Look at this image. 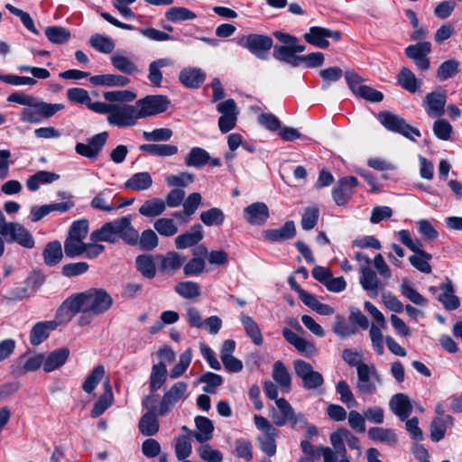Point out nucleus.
Returning a JSON list of instances; mask_svg holds the SVG:
<instances>
[{"label":"nucleus","instance_id":"nucleus-42","mask_svg":"<svg viewBox=\"0 0 462 462\" xmlns=\"http://www.w3.org/2000/svg\"><path fill=\"white\" fill-rule=\"evenodd\" d=\"M166 209L164 200L153 198L143 202L139 208V213L146 217H155L162 215Z\"/></svg>","mask_w":462,"mask_h":462},{"label":"nucleus","instance_id":"nucleus-55","mask_svg":"<svg viewBox=\"0 0 462 462\" xmlns=\"http://www.w3.org/2000/svg\"><path fill=\"white\" fill-rule=\"evenodd\" d=\"M460 63L457 60L450 59L442 62L437 69V78L440 81L455 77L459 72Z\"/></svg>","mask_w":462,"mask_h":462},{"label":"nucleus","instance_id":"nucleus-49","mask_svg":"<svg viewBox=\"0 0 462 462\" xmlns=\"http://www.w3.org/2000/svg\"><path fill=\"white\" fill-rule=\"evenodd\" d=\"M164 17L171 23H180L194 20L197 18V14L186 7L173 6L165 12Z\"/></svg>","mask_w":462,"mask_h":462},{"label":"nucleus","instance_id":"nucleus-22","mask_svg":"<svg viewBox=\"0 0 462 462\" xmlns=\"http://www.w3.org/2000/svg\"><path fill=\"white\" fill-rule=\"evenodd\" d=\"M78 313H80V309L74 294L67 298L59 307L56 311L54 321L58 323V326L60 324L68 323Z\"/></svg>","mask_w":462,"mask_h":462},{"label":"nucleus","instance_id":"nucleus-1","mask_svg":"<svg viewBox=\"0 0 462 462\" xmlns=\"http://www.w3.org/2000/svg\"><path fill=\"white\" fill-rule=\"evenodd\" d=\"M104 98L107 102H114L111 113L107 116V122L111 125L120 128L134 126L141 119L137 105L127 104L136 98L134 92L130 90L107 91L104 93Z\"/></svg>","mask_w":462,"mask_h":462},{"label":"nucleus","instance_id":"nucleus-63","mask_svg":"<svg viewBox=\"0 0 462 462\" xmlns=\"http://www.w3.org/2000/svg\"><path fill=\"white\" fill-rule=\"evenodd\" d=\"M199 382L206 383L203 387L204 393L214 394L217 393V387L223 383V378L219 374L207 372L200 376Z\"/></svg>","mask_w":462,"mask_h":462},{"label":"nucleus","instance_id":"nucleus-52","mask_svg":"<svg viewBox=\"0 0 462 462\" xmlns=\"http://www.w3.org/2000/svg\"><path fill=\"white\" fill-rule=\"evenodd\" d=\"M413 252L416 253V254L409 257L411 264L423 273H430L431 272V266L429 261L432 258L431 254L420 250L419 247L417 251Z\"/></svg>","mask_w":462,"mask_h":462},{"label":"nucleus","instance_id":"nucleus-31","mask_svg":"<svg viewBox=\"0 0 462 462\" xmlns=\"http://www.w3.org/2000/svg\"><path fill=\"white\" fill-rule=\"evenodd\" d=\"M210 160L208 151L201 147H192L184 158V163L188 167L201 169L206 166Z\"/></svg>","mask_w":462,"mask_h":462},{"label":"nucleus","instance_id":"nucleus-62","mask_svg":"<svg viewBox=\"0 0 462 462\" xmlns=\"http://www.w3.org/2000/svg\"><path fill=\"white\" fill-rule=\"evenodd\" d=\"M105 375V368L103 365L96 366L87 376L82 384V389L88 393H91L97 385L100 383Z\"/></svg>","mask_w":462,"mask_h":462},{"label":"nucleus","instance_id":"nucleus-9","mask_svg":"<svg viewBox=\"0 0 462 462\" xmlns=\"http://www.w3.org/2000/svg\"><path fill=\"white\" fill-rule=\"evenodd\" d=\"M377 118L380 123L391 132L402 134L411 140H413L412 135L417 137L420 136V132L418 128L408 125L403 118L395 114L383 111L378 114Z\"/></svg>","mask_w":462,"mask_h":462},{"label":"nucleus","instance_id":"nucleus-32","mask_svg":"<svg viewBox=\"0 0 462 462\" xmlns=\"http://www.w3.org/2000/svg\"><path fill=\"white\" fill-rule=\"evenodd\" d=\"M153 180L147 171H141L133 174L125 182V188L135 191H143L152 186Z\"/></svg>","mask_w":462,"mask_h":462},{"label":"nucleus","instance_id":"nucleus-19","mask_svg":"<svg viewBox=\"0 0 462 462\" xmlns=\"http://www.w3.org/2000/svg\"><path fill=\"white\" fill-rule=\"evenodd\" d=\"M244 217L252 226H263L270 217L269 208L263 202H254L244 208Z\"/></svg>","mask_w":462,"mask_h":462},{"label":"nucleus","instance_id":"nucleus-5","mask_svg":"<svg viewBox=\"0 0 462 462\" xmlns=\"http://www.w3.org/2000/svg\"><path fill=\"white\" fill-rule=\"evenodd\" d=\"M255 427L261 431L257 437L260 449L269 457L276 454V439L280 430L276 429L265 417L255 414L254 416Z\"/></svg>","mask_w":462,"mask_h":462},{"label":"nucleus","instance_id":"nucleus-3","mask_svg":"<svg viewBox=\"0 0 462 462\" xmlns=\"http://www.w3.org/2000/svg\"><path fill=\"white\" fill-rule=\"evenodd\" d=\"M132 217L125 216L104 224L99 229L90 234L92 242H107L115 244L122 238L126 244L136 242V230L131 223Z\"/></svg>","mask_w":462,"mask_h":462},{"label":"nucleus","instance_id":"nucleus-28","mask_svg":"<svg viewBox=\"0 0 462 462\" xmlns=\"http://www.w3.org/2000/svg\"><path fill=\"white\" fill-rule=\"evenodd\" d=\"M69 356V350L67 347L58 348L47 356L44 355L43 370L46 373L52 372L62 366Z\"/></svg>","mask_w":462,"mask_h":462},{"label":"nucleus","instance_id":"nucleus-51","mask_svg":"<svg viewBox=\"0 0 462 462\" xmlns=\"http://www.w3.org/2000/svg\"><path fill=\"white\" fill-rule=\"evenodd\" d=\"M400 291L403 297L418 306L426 307L428 304V300L412 287L407 278L402 280Z\"/></svg>","mask_w":462,"mask_h":462},{"label":"nucleus","instance_id":"nucleus-6","mask_svg":"<svg viewBox=\"0 0 462 462\" xmlns=\"http://www.w3.org/2000/svg\"><path fill=\"white\" fill-rule=\"evenodd\" d=\"M63 104H51L37 98L32 101V105H29L23 108L20 114V119L24 123L39 124L43 119H47L54 116L56 113L64 109Z\"/></svg>","mask_w":462,"mask_h":462},{"label":"nucleus","instance_id":"nucleus-54","mask_svg":"<svg viewBox=\"0 0 462 462\" xmlns=\"http://www.w3.org/2000/svg\"><path fill=\"white\" fill-rule=\"evenodd\" d=\"M89 45L101 53H111L116 45L113 40L107 36L95 33L89 38Z\"/></svg>","mask_w":462,"mask_h":462},{"label":"nucleus","instance_id":"nucleus-45","mask_svg":"<svg viewBox=\"0 0 462 462\" xmlns=\"http://www.w3.org/2000/svg\"><path fill=\"white\" fill-rule=\"evenodd\" d=\"M450 415L445 418L436 417L430 423V438L434 442H439L445 437L447 428L453 424Z\"/></svg>","mask_w":462,"mask_h":462},{"label":"nucleus","instance_id":"nucleus-18","mask_svg":"<svg viewBox=\"0 0 462 462\" xmlns=\"http://www.w3.org/2000/svg\"><path fill=\"white\" fill-rule=\"evenodd\" d=\"M358 185V180L354 176H347L338 180L332 190V197L336 204L343 206L347 203L354 193V188Z\"/></svg>","mask_w":462,"mask_h":462},{"label":"nucleus","instance_id":"nucleus-8","mask_svg":"<svg viewBox=\"0 0 462 462\" xmlns=\"http://www.w3.org/2000/svg\"><path fill=\"white\" fill-rule=\"evenodd\" d=\"M295 374L301 380L302 387L306 390H317L324 384L323 375L315 371L313 366L301 359L293 362Z\"/></svg>","mask_w":462,"mask_h":462},{"label":"nucleus","instance_id":"nucleus-17","mask_svg":"<svg viewBox=\"0 0 462 462\" xmlns=\"http://www.w3.org/2000/svg\"><path fill=\"white\" fill-rule=\"evenodd\" d=\"M217 110L221 114L218 119V126L223 134L231 131L236 124V104L234 99H227L217 106Z\"/></svg>","mask_w":462,"mask_h":462},{"label":"nucleus","instance_id":"nucleus-48","mask_svg":"<svg viewBox=\"0 0 462 462\" xmlns=\"http://www.w3.org/2000/svg\"><path fill=\"white\" fill-rule=\"evenodd\" d=\"M44 32L49 42L53 44H64L71 38L70 31L59 25L48 26Z\"/></svg>","mask_w":462,"mask_h":462},{"label":"nucleus","instance_id":"nucleus-38","mask_svg":"<svg viewBox=\"0 0 462 462\" xmlns=\"http://www.w3.org/2000/svg\"><path fill=\"white\" fill-rule=\"evenodd\" d=\"M104 393L96 402L91 411V416L93 418H97L102 415L105 412V411L112 405L114 402V394L109 381L104 383Z\"/></svg>","mask_w":462,"mask_h":462},{"label":"nucleus","instance_id":"nucleus-16","mask_svg":"<svg viewBox=\"0 0 462 462\" xmlns=\"http://www.w3.org/2000/svg\"><path fill=\"white\" fill-rule=\"evenodd\" d=\"M447 99L448 97L445 90H436L428 93L422 103L426 114L430 117H441L445 113Z\"/></svg>","mask_w":462,"mask_h":462},{"label":"nucleus","instance_id":"nucleus-60","mask_svg":"<svg viewBox=\"0 0 462 462\" xmlns=\"http://www.w3.org/2000/svg\"><path fill=\"white\" fill-rule=\"evenodd\" d=\"M111 196V191L108 189L98 192L91 200V207L95 209L103 211H113L119 208L121 206H116L109 203L108 199Z\"/></svg>","mask_w":462,"mask_h":462},{"label":"nucleus","instance_id":"nucleus-34","mask_svg":"<svg viewBox=\"0 0 462 462\" xmlns=\"http://www.w3.org/2000/svg\"><path fill=\"white\" fill-rule=\"evenodd\" d=\"M197 430L193 432V437L199 443H204L212 439L214 426L212 421L204 416L195 418Z\"/></svg>","mask_w":462,"mask_h":462},{"label":"nucleus","instance_id":"nucleus-41","mask_svg":"<svg viewBox=\"0 0 462 462\" xmlns=\"http://www.w3.org/2000/svg\"><path fill=\"white\" fill-rule=\"evenodd\" d=\"M138 429L144 436L155 435L160 429L156 413L152 411H147L144 413L140 419Z\"/></svg>","mask_w":462,"mask_h":462},{"label":"nucleus","instance_id":"nucleus-13","mask_svg":"<svg viewBox=\"0 0 462 462\" xmlns=\"http://www.w3.org/2000/svg\"><path fill=\"white\" fill-rule=\"evenodd\" d=\"M328 38L339 41L341 39V32L324 27L312 26L310 28L309 32L303 35L305 42L320 49L328 48Z\"/></svg>","mask_w":462,"mask_h":462},{"label":"nucleus","instance_id":"nucleus-37","mask_svg":"<svg viewBox=\"0 0 462 462\" xmlns=\"http://www.w3.org/2000/svg\"><path fill=\"white\" fill-rule=\"evenodd\" d=\"M397 80L399 85L410 93H415L418 91L422 81L418 79L415 74L408 68H402L397 75Z\"/></svg>","mask_w":462,"mask_h":462},{"label":"nucleus","instance_id":"nucleus-57","mask_svg":"<svg viewBox=\"0 0 462 462\" xmlns=\"http://www.w3.org/2000/svg\"><path fill=\"white\" fill-rule=\"evenodd\" d=\"M136 242L134 244H129L130 245H139L141 249L150 251L154 249L159 243L156 233L152 229L144 230L141 236L136 231Z\"/></svg>","mask_w":462,"mask_h":462},{"label":"nucleus","instance_id":"nucleus-15","mask_svg":"<svg viewBox=\"0 0 462 462\" xmlns=\"http://www.w3.org/2000/svg\"><path fill=\"white\" fill-rule=\"evenodd\" d=\"M108 134L102 132L97 134L88 140L87 143H78L75 151L78 154L88 159H96L106 143Z\"/></svg>","mask_w":462,"mask_h":462},{"label":"nucleus","instance_id":"nucleus-12","mask_svg":"<svg viewBox=\"0 0 462 462\" xmlns=\"http://www.w3.org/2000/svg\"><path fill=\"white\" fill-rule=\"evenodd\" d=\"M2 236L9 243H17L21 246L32 249L34 247L35 240L32 233L23 225L16 222H9L8 227L3 230Z\"/></svg>","mask_w":462,"mask_h":462},{"label":"nucleus","instance_id":"nucleus-40","mask_svg":"<svg viewBox=\"0 0 462 462\" xmlns=\"http://www.w3.org/2000/svg\"><path fill=\"white\" fill-rule=\"evenodd\" d=\"M44 263L48 266L58 264L63 257L62 247L60 241L49 242L42 252Z\"/></svg>","mask_w":462,"mask_h":462},{"label":"nucleus","instance_id":"nucleus-43","mask_svg":"<svg viewBox=\"0 0 462 462\" xmlns=\"http://www.w3.org/2000/svg\"><path fill=\"white\" fill-rule=\"evenodd\" d=\"M113 67L125 74H134L138 72L137 65L126 55L116 52L110 58Z\"/></svg>","mask_w":462,"mask_h":462},{"label":"nucleus","instance_id":"nucleus-64","mask_svg":"<svg viewBox=\"0 0 462 462\" xmlns=\"http://www.w3.org/2000/svg\"><path fill=\"white\" fill-rule=\"evenodd\" d=\"M153 227L163 236H173L178 233V226L172 218H159L153 223Z\"/></svg>","mask_w":462,"mask_h":462},{"label":"nucleus","instance_id":"nucleus-53","mask_svg":"<svg viewBox=\"0 0 462 462\" xmlns=\"http://www.w3.org/2000/svg\"><path fill=\"white\" fill-rule=\"evenodd\" d=\"M85 245L83 239L67 236L64 241V253L69 258H76L84 254Z\"/></svg>","mask_w":462,"mask_h":462},{"label":"nucleus","instance_id":"nucleus-25","mask_svg":"<svg viewBox=\"0 0 462 462\" xmlns=\"http://www.w3.org/2000/svg\"><path fill=\"white\" fill-rule=\"evenodd\" d=\"M56 321H40L37 322L30 332V342L32 346H38L46 340L50 332L57 328Z\"/></svg>","mask_w":462,"mask_h":462},{"label":"nucleus","instance_id":"nucleus-58","mask_svg":"<svg viewBox=\"0 0 462 462\" xmlns=\"http://www.w3.org/2000/svg\"><path fill=\"white\" fill-rule=\"evenodd\" d=\"M174 291L184 299H194L200 295V286L195 282H180Z\"/></svg>","mask_w":462,"mask_h":462},{"label":"nucleus","instance_id":"nucleus-11","mask_svg":"<svg viewBox=\"0 0 462 462\" xmlns=\"http://www.w3.org/2000/svg\"><path fill=\"white\" fill-rule=\"evenodd\" d=\"M374 378L378 383H382L381 376L377 370L366 364L357 366V385L356 388L364 395H373L376 393V385L372 381Z\"/></svg>","mask_w":462,"mask_h":462},{"label":"nucleus","instance_id":"nucleus-2","mask_svg":"<svg viewBox=\"0 0 462 462\" xmlns=\"http://www.w3.org/2000/svg\"><path fill=\"white\" fill-rule=\"evenodd\" d=\"M81 316L79 325H88L94 317L106 312L113 305L112 296L104 289L91 288L75 294Z\"/></svg>","mask_w":462,"mask_h":462},{"label":"nucleus","instance_id":"nucleus-10","mask_svg":"<svg viewBox=\"0 0 462 462\" xmlns=\"http://www.w3.org/2000/svg\"><path fill=\"white\" fill-rule=\"evenodd\" d=\"M169 104L170 100L166 96H146L136 101L139 117L145 118L163 113L167 110Z\"/></svg>","mask_w":462,"mask_h":462},{"label":"nucleus","instance_id":"nucleus-7","mask_svg":"<svg viewBox=\"0 0 462 462\" xmlns=\"http://www.w3.org/2000/svg\"><path fill=\"white\" fill-rule=\"evenodd\" d=\"M236 43L248 50L256 58L266 60L269 59V51L273 48V39L264 34L250 33L236 38Z\"/></svg>","mask_w":462,"mask_h":462},{"label":"nucleus","instance_id":"nucleus-20","mask_svg":"<svg viewBox=\"0 0 462 462\" xmlns=\"http://www.w3.org/2000/svg\"><path fill=\"white\" fill-rule=\"evenodd\" d=\"M282 336L288 343L292 345L300 353L308 357L315 356L318 352L313 342L300 337L290 328H284L282 329Z\"/></svg>","mask_w":462,"mask_h":462},{"label":"nucleus","instance_id":"nucleus-35","mask_svg":"<svg viewBox=\"0 0 462 462\" xmlns=\"http://www.w3.org/2000/svg\"><path fill=\"white\" fill-rule=\"evenodd\" d=\"M439 289L442 291L438 296V300L443 304L447 310H457L460 301L457 296L455 295L452 283L448 281L440 284Z\"/></svg>","mask_w":462,"mask_h":462},{"label":"nucleus","instance_id":"nucleus-59","mask_svg":"<svg viewBox=\"0 0 462 462\" xmlns=\"http://www.w3.org/2000/svg\"><path fill=\"white\" fill-rule=\"evenodd\" d=\"M161 270L162 272L176 271L183 264L185 258L176 252H169L162 255Z\"/></svg>","mask_w":462,"mask_h":462},{"label":"nucleus","instance_id":"nucleus-61","mask_svg":"<svg viewBox=\"0 0 462 462\" xmlns=\"http://www.w3.org/2000/svg\"><path fill=\"white\" fill-rule=\"evenodd\" d=\"M200 220L208 226H220L225 221V214L218 208H212L200 213Z\"/></svg>","mask_w":462,"mask_h":462},{"label":"nucleus","instance_id":"nucleus-50","mask_svg":"<svg viewBox=\"0 0 462 462\" xmlns=\"http://www.w3.org/2000/svg\"><path fill=\"white\" fill-rule=\"evenodd\" d=\"M367 434L369 439L374 441H380L389 445H393L397 442V436L392 429L373 427L369 429Z\"/></svg>","mask_w":462,"mask_h":462},{"label":"nucleus","instance_id":"nucleus-36","mask_svg":"<svg viewBox=\"0 0 462 462\" xmlns=\"http://www.w3.org/2000/svg\"><path fill=\"white\" fill-rule=\"evenodd\" d=\"M272 376L273 381L283 390L289 393L291 389V376L282 361L273 364Z\"/></svg>","mask_w":462,"mask_h":462},{"label":"nucleus","instance_id":"nucleus-14","mask_svg":"<svg viewBox=\"0 0 462 462\" xmlns=\"http://www.w3.org/2000/svg\"><path fill=\"white\" fill-rule=\"evenodd\" d=\"M346 429H339L331 433L330 442L334 450L328 447H320L319 450L321 452L324 462H337V456L346 454L344 442L346 441Z\"/></svg>","mask_w":462,"mask_h":462},{"label":"nucleus","instance_id":"nucleus-47","mask_svg":"<svg viewBox=\"0 0 462 462\" xmlns=\"http://www.w3.org/2000/svg\"><path fill=\"white\" fill-rule=\"evenodd\" d=\"M167 379V368L166 364L159 362L153 365L150 375V390L151 392H156L159 390L166 382Z\"/></svg>","mask_w":462,"mask_h":462},{"label":"nucleus","instance_id":"nucleus-24","mask_svg":"<svg viewBox=\"0 0 462 462\" xmlns=\"http://www.w3.org/2000/svg\"><path fill=\"white\" fill-rule=\"evenodd\" d=\"M389 406L391 411L398 416L402 421L406 420L412 411L410 399L403 393L394 394L390 400Z\"/></svg>","mask_w":462,"mask_h":462},{"label":"nucleus","instance_id":"nucleus-27","mask_svg":"<svg viewBox=\"0 0 462 462\" xmlns=\"http://www.w3.org/2000/svg\"><path fill=\"white\" fill-rule=\"evenodd\" d=\"M205 79V73L198 68H184L179 75L180 83L189 88H199Z\"/></svg>","mask_w":462,"mask_h":462},{"label":"nucleus","instance_id":"nucleus-29","mask_svg":"<svg viewBox=\"0 0 462 462\" xmlns=\"http://www.w3.org/2000/svg\"><path fill=\"white\" fill-rule=\"evenodd\" d=\"M174 65V61L171 58H162L152 61L148 69V79L154 87H160L162 82V69Z\"/></svg>","mask_w":462,"mask_h":462},{"label":"nucleus","instance_id":"nucleus-33","mask_svg":"<svg viewBox=\"0 0 462 462\" xmlns=\"http://www.w3.org/2000/svg\"><path fill=\"white\" fill-rule=\"evenodd\" d=\"M60 179V175L47 171H39L30 176L26 180V187L30 191H36L41 185L52 183Z\"/></svg>","mask_w":462,"mask_h":462},{"label":"nucleus","instance_id":"nucleus-46","mask_svg":"<svg viewBox=\"0 0 462 462\" xmlns=\"http://www.w3.org/2000/svg\"><path fill=\"white\" fill-rule=\"evenodd\" d=\"M273 56L278 61L289 64L291 67L300 66V55H295L291 47L274 45Z\"/></svg>","mask_w":462,"mask_h":462},{"label":"nucleus","instance_id":"nucleus-39","mask_svg":"<svg viewBox=\"0 0 462 462\" xmlns=\"http://www.w3.org/2000/svg\"><path fill=\"white\" fill-rule=\"evenodd\" d=\"M139 149L151 155L160 157H171L179 152V148L176 145L168 143H146L140 145Z\"/></svg>","mask_w":462,"mask_h":462},{"label":"nucleus","instance_id":"nucleus-56","mask_svg":"<svg viewBox=\"0 0 462 462\" xmlns=\"http://www.w3.org/2000/svg\"><path fill=\"white\" fill-rule=\"evenodd\" d=\"M135 265L138 272L145 278L152 279L156 274V267L152 255L137 256Z\"/></svg>","mask_w":462,"mask_h":462},{"label":"nucleus","instance_id":"nucleus-30","mask_svg":"<svg viewBox=\"0 0 462 462\" xmlns=\"http://www.w3.org/2000/svg\"><path fill=\"white\" fill-rule=\"evenodd\" d=\"M89 81L94 86L125 87L130 83L127 77L117 74H104L89 77Z\"/></svg>","mask_w":462,"mask_h":462},{"label":"nucleus","instance_id":"nucleus-4","mask_svg":"<svg viewBox=\"0 0 462 462\" xmlns=\"http://www.w3.org/2000/svg\"><path fill=\"white\" fill-rule=\"evenodd\" d=\"M276 407H272L270 416L273 422L277 427H282L290 424L291 428L297 425H306L307 420L303 413L296 412L290 402L284 399L280 398L276 401Z\"/></svg>","mask_w":462,"mask_h":462},{"label":"nucleus","instance_id":"nucleus-26","mask_svg":"<svg viewBox=\"0 0 462 462\" xmlns=\"http://www.w3.org/2000/svg\"><path fill=\"white\" fill-rule=\"evenodd\" d=\"M296 235V227L293 221H287L282 227L277 229H266L263 236L271 242H282L291 239Z\"/></svg>","mask_w":462,"mask_h":462},{"label":"nucleus","instance_id":"nucleus-44","mask_svg":"<svg viewBox=\"0 0 462 462\" xmlns=\"http://www.w3.org/2000/svg\"><path fill=\"white\" fill-rule=\"evenodd\" d=\"M240 320L246 335L255 345L261 346L263 342V338L256 321L252 317L245 314L240 316Z\"/></svg>","mask_w":462,"mask_h":462},{"label":"nucleus","instance_id":"nucleus-23","mask_svg":"<svg viewBox=\"0 0 462 462\" xmlns=\"http://www.w3.org/2000/svg\"><path fill=\"white\" fill-rule=\"evenodd\" d=\"M203 228L201 225L197 224L183 234L175 238V246L177 249H185L198 245L203 239Z\"/></svg>","mask_w":462,"mask_h":462},{"label":"nucleus","instance_id":"nucleus-21","mask_svg":"<svg viewBox=\"0 0 462 462\" xmlns=\"http://www.w3.org/2000/svg\"><path fill=\"white\" fill-rule=\"evenodd\" d=\"M360 284L371 297H376L379 290L383 288V283L379 280L376 273L368 266L361 269Z\"/></svg>","mask_w":462,"mask_h":462}]
</instances>
